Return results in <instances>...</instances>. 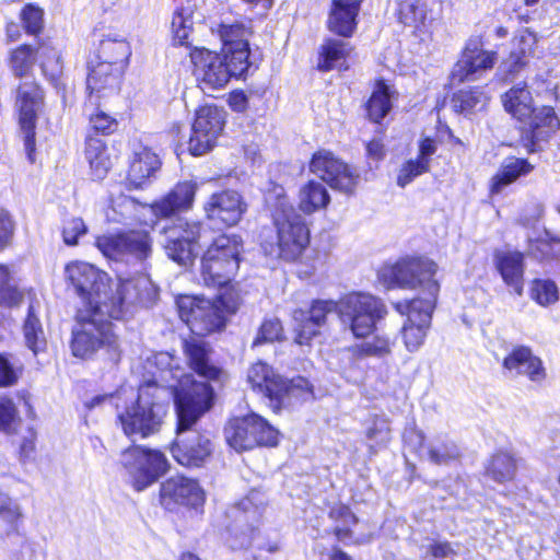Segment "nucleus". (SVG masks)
<instances>
[{
    "instance_id": "nucleus-1",
    "label": "nucleus",
    "mask_w": 560,
    "mask_h": 560,
    "mask_svg": "<svg viewBox=\"0 0 560 560\" xmlns=\"http://www.w3.org/2000/svg\"><path fill=\"white\" fill-rule=\"evenodd\" d=\"M213 398V388L206 382H192L175 395L177 436L172 445V454L183 466L199 467L212 453L209 435L191 427L212 407Z\"/></svg>"
},
{
    "instance_id": "nucleus-2",
    "label": "nucleus",
    "mask_w": 560,
    "mask_h": 560,
    "mask_svg": "<svg viewBox=\"0 0 560 560\" xmlns=\"http://www.w3.org/2000/svg\"><path fill=\"white\" fill-rule=\"evenodd\" d=\"M158 382V377L153 374V380L139 387L136 401L126 406L122 410L116 404L117 418L127 436L147 438L158 432L166 415L171 397L175 399L177 392L183 387H189L195 381L189 375H183L178 386L174 384L164 386Z\"/></svg>"
},
{
    "instance_id": "nucleus-3",
    "label": "nucleus",
    "mask_w": 560,
    "mask_h": 560,
    "mask_svg": "<svg viewBox=\"0 0 560 560\" xmlns=\"http://www.w3.org/2000/svg\"><path fill=\"white\" fill-rule=\"evenodd\" d=\"M105 310L80 308L72 328L70 349L75 358H101L116 364L120 360L118 337Z\"/></svg>"
},
{
    "instance_id": "nucleus-4",
    "label": "nucleus",
    "mask_w": 560,
    "mask_h": 560,
    "mask_svg": "<svg viewBox=\"0 0 560 560\" xmlns=\"http://www.w3.org/2000/svg\"><path fill=\"white\" fill-rule=\"evenodd\" d=\"M37 59V50L34 51L30 45H21L10 55V69L16 78L28 79L32 77ZM43 97V91L34 80H26L16 88L15 107L19 114V125L31 162H34L35 128Z\"/></svg>"
},
{
    "instance_id": "nucleus-5",
    "label": "nucleus",
    "mask_w": 560,
    "mask_h": 560,
    "mask_svg": "<svg viewBox=\"0 0 560 560\" xmlns=\"http://www.w3.org/2000/svg\"><path fill=\"white\" fill-rule=\"evenodd\" d=\"M272 218L277 243H262L265 254L285 260L296 259L310 243V230L304 218L285 198L278 200Z\"/></svg>"
},
{
    "instance_id": "nucleus-6",
    "label": "nucleus",
    "mask_w": 560,
    "mask_h": 560,
    "mask_svg": "<svg viewBox=\"0 0 560 560\" xmlns=\"http://www.w3.org/2000/svg\"><path fill=\"white\" fill-rule=\"evenodd\" d=\"M265 504V494L252 490L244 499L225 510L221 523L224 527L222 537L231 549H245L252 545Z\"/></svg>"
},
{
    "instance_id": "nucleus-7",
    "label": "nucleus",
    "mask_w": 560,
    "mask_h": 560,
    "mask_svg": "<svg viewBox=\"0 0 560 560\" xmlns=\"http://www.w3.org/2000/svg\"><path fill=\"white\" fill-rule=\"evenodd\" d=\"M247 382L253 390L269 400V406L279 411L302 399L310 390V383L303 377L285 380L265 362L253 364L247 372Z\"/></svg>"
},
{
    "instance_id": "nucleus-8",
    "label": "nucleus",
    "mask_w": 560,
    "mask_h": 560,
    "mask_svg": "<svg viewBox=\"0 0 560 560\" xmlns=\"http://www.w3.org/2000/svg\"><path fill=\"white\" fill-rule=\"evenodd\" d=\"M436 271L438 266L431 259L406 257L394 265L383 267L378 277L387 288L416 289L421 287L425 293L422 299H432L436 303L440 291V284L434 279Z\"/></svg>"
},
{
    "instance_id": "nucleus-9",
    "label": "nucleus",
    "mask_w": 560,
    "mask_h": 560,
    "mask_svg": "<svg viewBox=\"0 0 560 560\" xmlns=\"http://www.w3.org/2000/svg\"><path fill=\"white\" fill-rule=\"evenodd\" d=\"M242 238L222 234L214 238L201 259V277L208 287H222L235 275L240 266Z\"/></svg>"
},
{
    "instance_id": "nucleus-10",
    "label": "nucleus",
    "mask_w": 560,
    "mask_h": 560,
    "mask_svg": "<svg viewBox=\"0 0 560 560\" xmlns=\"http://www.w3.org/2000/svg\"><path fill=\"white\" fill-rule=\"evenodd\" d=\"M158 296V289L144 273L133 277H119L115 290L110 283V293L105 311L113 319H125L138 307L150 306Z\"/></svg>"
},
{
    "instance_id": "nucleus-11",
    "label": "nucleus",
    "mask_w": 560,
    "mask_h": 560,
    "mask_svg": "<svg viewBox=\"0 0 560 560\" xmlns=\"http://www.w3.org/2000/svg\"><path fill=\"white\" fill-rule=\"evenodd\" d=\"M69 288L82 301V308L104 310L109 299L112 279L103 270L85 261H71L65 267Z\"/></svg>"
},
{
    "instance_id": "nucleus-12",
    "label": "nucleus",
    "mask_w": 560,
    "mask_h": 560,
    "mask_svg": "<svg viewBox=\"0 0 560 560\" xmlns=\"http://www.w3.org/2000/svg\"><path fill=\"white\" fill-rule=\"evenodd\" d=\"M337 315L342 326L355 338L369 336L376 322L387 314L385 304L369 293H349L337 301Z\"/></svg>"
},
{
    "instance_id": "nucleus-13",
    "label": "nucleus",
    "mask_w": 560,
    "mask_h": 560,
    "mask_svg": "<svg viewBox=\"0 0 560 560\" xmlns=\"http://www.w3.org/2000/svg\"><path fill=\"white\" fill-rule=\"evenodd\" d=\"M120 463L137 491H142L156 482L170 468L168 460L162 452L141 446L125 450Z\"/></svg>"
},
{
    "instance_id": "nucleus-14",
    "label": "nucleus",
    "mask_w": 560,
    "mask_h": 560,
    "mask_svg": "<svg viewBox=\"0 0 560 560\" xmlns=\"http://www.w3.org/2000/svg\"><path fill=\"white\" fill-rule=\"evenodd\" d=\"M180 319L192 334L205 336L224 327L225 316L220 301L183 295L177 299Z\"/></svg>"
},
{
    "instance_id": "nucleus-15",
    "label": "nucleus",
    "mask_w": 560,
    "mask_h": 560,
    "mask_svg": "<svg viewBox=\"0 0 560 560\" xmlns=\"http://www.w3.org/2000/svg\"><path fill=\"white\" fill-rule=\"evenodd\" d=\"M395 308L401 315H407L402 326V338L409 352H415L423 345L431 324L435 303L432 299H413L410 302H399Z\"/></svg>"
},
{
    "instance_id": "nucleus-16",
    "label": "nucleus",
    "mask_w": 560,
    "mask_h": 560,
    "mask_svg": "<svg viewBox=\"0 0 560 560\" xmlns=\"http://www.w3.org/2000/svg\"><path fill=\"white\" fill-rule=\"evenodd\" d=\"M224 122V110L212 105L200 107L196 112V118L188 141L190 154L200 156L212 150L223 130Z\"/></svg>"
},
{
    "instance_id": "nucleus-17",
    "label": "nucleus",
    "mask_w": 560,
    "mask_h": 560,
    "mask_svg": "<svg viewBox=\"0 0 560 560\" xmlns=\"http://www.w3.org/2000/svg\"><path fill=\"white\" fill-rule=\"evenodd\" d=\"M201 224L177 220L172 226H163L162 244L166 255L178 265L187 266L197 255L196 242L200 237Z\"/></svg>"
},
{
    "instance_id": "nucleus-18",
    "label": "nucleus",
    "mask_w": 560,
    "mask_h": 560,
    "mask_svg": "<svg viewBox=\"0 0 560 560\" xmlns=\"http://www.w3.org/2000/svg\"><path fill=\"white\" fill-rule=\"evenodd\" d=\"M22 521L20 503L7 493L0 492V540L13 560H20L27 547V539L20 530Z\"/></svg>"
},
{
    "instance_id": "nucleus-19",
    "label": "nucleus",
    "mask_w": 560,
    "mask_h": 560,
    "mask_svg": "<svg viewBox=\"0 0 560 560\" xmlns=\"http://www.w3.org/2000/svg\"><path fill=\"white\" fill-rule=\"evenodd\" d=\"M208 221L218 229L236 225L247 211V203L240 192L225 189L213 192L203 203Z\"/></svg>"
},
{
    "instance_id": "nucleus-20",
    "label": "nucleus",
    "mask_w": 560,
    "mask_h": 560,
    "mask_svg": "<svg viewBox=\"0 0 560 560\" xmlns=\"http://www.w3.org/2000/svg\"><path fill=\"white\" fill-rule=\"evenodd\" d=\"M312 173L319 176L332 189L346 194L353 192L359 175L350 166L335 158L328 151H319L313 155L310 164Z\"/></svg>"
},
{
    "instance_id": "nucleus-21",
    "label": "nucleus",
    "mask_w": 560,
    "mask_h": 560,
    "mask_svg": "<svg viewBox=\"0 0 560 560\" xmlns=\"http://www.w3.org/2000/svg\"><path fill=\"white\" fill-rule=\"evenodd\" d=\"M497 60V54L483 50L478 38H470L462 54L460 59L454 65L451 72L452 83L475 81L486 70L491 69Z\"/></svg>"
},
{
    "instance_id": "nucleus-22",
    "label": "nucleus",
    "mask_w": 560,
    "mask_h": 560,
    "mask_svg": "<svg viewBox=\"0 0 560 560\" xmlns=\"http://www.w3.org/2000/svg\"><path fill=\"white\" fill-rule=\"evenodd\" d=\"M161 504L170 511L178 505L198 506L205 501V493L198 481L185 476H174L162 482Z\"/></svg>"
},
{
    "instance_id": "nucleus-23",
    "label": "nucleus",
    "mask_w": 560,
    "mask_h": 560,
    "mask_svg": "<svg viewBox=\"0 0 560 560\" xmlns=\"http://www.w3.org/2000/svg\"><path fill=\"white\" fill-rule=\"evenodd\" d=\"M337 302L332 300H315L307 311L295 310L293 320L295 323V341L299 345H307L319 334V328L326 324L327 315L336 312Z\"/></svg>"
},
{
    "instance_id": "nucleus-24",
    "label": "nucleus",
    "mask_w": 560,
    "mask_h": 560,
    "mask_svg": "<svg viewBox=\"0 0 560 560\" xmlns=\"http://www.w3.org/2000/svg\"><path fill=\"white\" fill-rule=\"evenodd\" d=\"M124 71L113 66L102 65L94 60L89 63L86 78L88 102L100 106L103 98L118 94Z\"/></svg>"
},
{
    "instance_id": "nucleus-25",
    "label": "nucleus",
    "mask_w": 560,
    "mask_h": 560,
    "mask_svg": "<svg viewBox=\"0 0 560 560\" xmlns=\"http://www.w3.org/2000/svg\"><path fill=\"white\" fill-rule=\"evenodd\" d=\"M195 74L207 88L219 89L231 79L226 60L208 49H196L190 54Z\"/></svg>"
},
{
    "instance_id": "nucleus-26",
    "label": "nucleus",
    "mask_w": 560,
    "mask_h": 560,
    "mask_svg": "<svg viewBox=\"0 0 560 560\" xmlns=\"http://www.w3.org/2000/svg\"><path fill=\"white\" fill-rule=\"evenodd\" d=\"M361 2L362 0H331L328 30L341 37H351L357 27Z\"/></svg>"
},
{
    "instance_id": "nucleus-27",
    "label": "nucleus",
    "mask_w": 560,
    "mask_h": 560,
    "mask_svg": "<svg viewBox=\"0 0 560 560\" xmlns=\"http://www.w3.org/2000/svg\"><path fill=\"white\" fill-rule=\"evenodd\" d=\"M184 348L189 366L192 371L210 381L220 380L223 371L211 362V348L206 341L190 338L185 341Z\"/></svg>"
},
{
    "instance_id": "nucleus-28",
    "label": "nucleus",
    "mask_w": 560,
    "mask_h": 560,
    "mask_svg": "<svg viewBox=\"0 0 560 560\" xmlns=\"http://www.w3.org/2000/svg\"><path fill=\"white\" fill-rule=\"evenodd\" d=\"M503 366L516 374L526 375L533 382H541L546 377L542 361L525 346L514 348L503 360Z\"/></svg>"
},
{
    "instance_id": "nucleus-29",
    "label": "nucleus",
    "mask_w": 560,
    "mask_h": 560,
    "mask_svg": "<svg viewBox=\"0 0 560 560\" xmlns=\"http://www.w3.org/2000/svg\"><path fill=\"white\" fill-rule=\"evenodd\" d=\"M130 56L131 47L125 37L118 34H107L100 42L95 62L125 71Z\"/></svg>"
},
{
    "instance_id": "nucleus-30",
    "label": "nucleus",
    "mask_w": 560,
    "mask_h": 560,
    "mask_svg": "<svg viewBox=\"0 0 560 560\" xmlns=\"http://www.w3.org/2000/svg\"><path fill=\"white\" fill-rule=\"evenodd\" d=\"M196 195V185L190 182L177 184L170 194L153 206V212L156 217L168 218L178 211L187 210L191 207Z\"/></svg>"
},
{
    "instance_id": "nucleus-31",
    "label": "nucleus",
    "mask_w": 560,
    "mask_h": 560,
    "mask_svg": "<svg viewBox=\"0 0 560 560\" xmlns=\"http://www.w3.org/2000/svg\"><path fill=\"white\" fill-rule=\"evenodd\" d=\"M529 138L532 148L529 151H535V147L540 141H546L552 133L560 128V120L550 106H542L534 108L529 117Z\"/></svg>"
},
{
    "instance_id": "nucleus-32",
    "label": "nucleus",
    "mask_w": 560,
    "mask_h": 560,
    "mask_svg": "<svg viewBox=\"0 0 560 560\" xmlns=\"http://www.w3.org/2000/svg\"><path fill=\"white\" fill-rule=\"evenodd\" d=\"M524 256L520 252H499L495 254V266L503 281L517 295L523 293Z\"/></svg>"
},
{
    "instance_id": "nucleus-33",
    "label": "nucleus",
    "mask_w": 560,
    "mask_h": 560,
    "mask_svg": "<svg viewBox=\"0 0 560 560\" xmlns=\"http://www.w3.org/2000/svg\"><path fill=\"white\" fill-rule=\"evenodd\" d=\"M160 161L149 148L135 149L128 171V182L135 188H141L159 168Z\"/></svg>"
},
{
    "instance_id": "nucleus-34",
    "label": "nucleus",
    "mask_w": 560,
    "mask_h": 560,
    "mask_svg": "<svg viewBox=\"0 0 560 560\" xmlns=\"http://www.w3.org/2000/svg\"><path fill=\"white\" fill-rule=\"evenodd\" d=\"M502 103L505 110L521 121L526 120L534 109L533 96L526 82H520L505 92Z\"/></svg>"
},
{
    "instance_id": "nucleus-35",
    "label": "nucleus",
    "mask_w": 560,
    "mask_h": 560,
    "mask_svg": "<svg viewBox=\"0 0 560 560\" xmlns=\"http://www.w3.org/2000/svg\"><path fill=\"white\" fill-rule=\"evenodd\" d=\"M224 435L229 445L237 452L252 450L256 446L249 415L230 420L224 429Z\"/></svg>"
},
{
    "instance_id": "nucleus-36",
    "label": "nucleus",
    "mask_w": 560,
    "mask_h": 560,
    "mask_svg": "<svg viewBox=\"0 0 560 560\" xmlns=\"http://www.w3.org/2000/svg\"><path fill=\"white\" fill-rule=\"evenodd\" d=\"M330 202L326 187L315 180H310L300 189L299 208L305 214H312L324 209Z\"/></svg>"
},
{
    "instance_id": "nucleus-37",
    "label": "nucleus",
    "mask_w": 560,
    "mask_h": 560,
    "mask_svg": "<svg viewBox=\"0 0 560 560\" xmlns=\"http://www.w3.org/2000/svg\"><path fill=\"white\" fill-rule=\"evenodd\" d=\"M532 168V165L524 159L506 158L500 171L492 179L491 191L499 194L504 186L513 183L520 176L529 173Z\"/></svg>"
},
{
    "instance_id": "nucleus-38",
    "label": "nucleus",
    "mask_w": 560,
    "mask_h": 560,
    "mask_svg": "<svg viewBox=\"0 0 560 560\" xmlns=\"http://www.w3.org/2000/svg\"><path fill=\"white\" fill-rule=\"evenodd\" d=\"M85 158L95 178H103L110 167L109 159L106 154V147L102 139L88 136L85 141Z\"/></svg>"
},
{
    "instance_id": "nucleus-39",
    "label": "nucleus",
    "mask_w": 560,
    "mask_h": 560,
    "mask_svg": "<svg viewBox=\"0 0 560 560\" xmlns=\"http://www.w3.org/2000/svg\"><path fill=\"white\" fill-rule=\"evenodd\" d=\"M350 51L349 43L342 39L328 38L322 46L318 69L329 71L341 65Z\"/></svg>"
},
{
    "instance_id": "nucleus-40",
    "label": "nucleus",
    "mask_w": 560,
    "mask_h": 560,
    "mask_svg": "<svg viewBox=\"0 0 560 560\" xmlns=\"http://www.w3.org/2000/svg\"><path fill=\"white\" fill-rule=\"evenodd\" d=\"M223 52L222 58L226 60V66L229 70H231L229 71L231 78L244 75L254 65L253 61L249 60V44L238 43L237 47L228 46V48H223Z\"/></svg>"
},
{
    "instance_id": "nucleus-41",
    "label": "nucleus",
    "mask_w": 560,
    "mask_h": 560,
    "mask_svg": "<svg viewBox=\"0 0 560 560\" xmlns=\"http://www.w3.org/2000/svg\"><path fill=\"white\" fill-rule=\"evenodd\" d=\"M428 458L435 465H448L459 458L458 446L446 436L435 438L429 445Z\"/></svg>"
},
{
    "instance_id": "nucleus-42",
    "label": "nucleus",
    "mask_w": 560,
    "mask_h": 560,
    "mask_svg": "<svg viewBox=\"0 0 560 560\" xmlns=\"http://www.w3.org/2000/svg\"><path fill=\"white\" fill-rule=\"evenodd\" d=\"M23 332L25 343L34 354L43 351L46 347V337L40 324V320L34 313V306L30 305L28 314L24 322Z\"/></svg>"
},
{
    "instance_id": "nucleus-43",
    "label": "nucleus",
    "mask_w": 560,
    "mask_h": 560,
    "mask_svg": "<svg viewBox=\"0 0 560 560\" xmlns=\"http://www.w3.org/2000/svg\"><path fill=\"white\" fill-rule=\"evenodd\" d=\"M390 108L388 86L384 82H380L368 102V115L372 121L380 122L389 113Z\"/></svg>"
},
{
    "instance_id": "nucleus-44",
    "label": "nucleus",
    "mask_w": 560,
    "mask_h": 560,
    "mask_svg": "<svg viewBox=\"0 0 560 560\" xmlns=\"http://www.w3.org/2000/svg\"><path fill=\"white\" fill-rule=\"evenodd\" d=\"M428 15L425 0H401L398 9L399 21L406 26L418 28Z\"/></svg>"
},
{
    "instance_id": "nucleus-45",
    "label": "nucleus",
    "mask_w": 560,
    "mask_h": 560,
    "mask_svg": "<svg viewBox=\"0 0 560 560\" xmlns=\"http://www.w3.org/2000/svg\"><path fill=\"white\" fill-rule=\"evenodd\" d=\"M487 102V95L479 89L463 90L453 97L454 108L465 115L483 109Z\"/></svg>"
},
{
    "instance_id": "nucleus-46",
    "label": "nucleus",
    "mask_w": 560,
    "mask_h": 560,
    "mask_svg": "<svg viewBox=\"0 0 560 560\" xmlns=\"http://www.w3.org/2000/svg\"><path fill=\"white\" fill-rule=\"evenodd\" d=\"M329 517L337 523L335 535L338 540L347 541L352 538L351 526L358 523V518L347 505H334L330 509Z\"/></svg>"
},
{
    "instance_id": "nucleus-47",
    "label": "nucleus",
    "mask_w": 560,
    "mask_h": 560,
    "mask_svg": "<svg viewBox=\"0 0 560 560\" xmlns=\"http://www.w3.org/2000/svg\"><path fill=\"white\" fill-rule=\"evenodd\" d=\"M515 471L516 462L511 454L505 452L497 453L487 467V474L498 482L513 479Z\"/></svg>"
},
{
    "instance_id": "nucleus-48",
    "label": "nucleus",
    "mask_w": 560,
    "mask_h": 560,
    "mask_svg": "<svg viewBox=\"0 0 560 560\" xmlns=\"http://www.w3.org/2000/svg\"><path fill=\"white\" fill-rule=\"evenodd\" d=\"M23 300V293L19 290L9 268L0 265V305L12 307Z\"/></svg>"
},
{
    "instance_id": "nucleus-49",
    "label": "nucleus",
    "mask_w": 560,
    "mask_h": 560,
    "mask_svg": "<svg viewBox=\"0 0 560 560\" xmlns=\"http://www.w3.org/2000/svg\"><path fill=\"white\" fill-rule=\"evenodd\" d=\"M124 238H128L125 245L126 256H131L137 260H144L151 255V240L144 231H130L124 233Z\"/></svg>"
},
{
    "instance_id": "nucleus-50",
    "label": "nucleus",
    "mask_w": 560,
    "mask_h": 560,
    "mask_svg": "<svg viewBox=\"0 0 560 560\" xmlns=\"http://www.w3.org/2000/svg\"><path fill=\"white\" fill-rule=\"evenodd\" d=\"M37 56L44 75L56 80L62 73V62L58 50L49 45H40L37 48Z\"/></svg>"
},
{
    "instance_id": "nucleus-51",
    "label": "nucleus",
    "mask_w": 560,
    "mask_h": 560,
    "mask_svg": "<svg viewBox=\"0 0 560 560\" xmlns=\"http://www.w3.org/2000/svg\"><path fill=\"white\" fill-rule=\"evenodd\" d=\"M139 205L132 198L120 195L112 201L110 207L106 211L109 221L126 223L136 217Z\"/></svg>"
},
{
    "instance_id": "nucleus-52",
    "label": "nucleus",
    "mask_w": 560,
    "mask_h": 560,
    "mask_svg": "<svg viewBox=\"0 0 560 560\" xmlns=\"http://www.w3.org/2000/svg\"><path fill=\"white\" fill-rule=\"evenodd\" d=\"M250 425L253 429V438L256 440V446H275L278 443L279 432L270 425L262 417L250 413Z\"/></svg>"
},
{
    "instance_id": "nucleus-53",
    "label": "nucleus",
    "mask_w": 560,
    "mask_h": 560,
    "mask_svg": "<svg viewBox=\"0 0 560 560\" xmlns=\"http://www.w3.org/2000/svg\"><path fill=\"white\" fill-rule=\"evenodd\" d=\"M530 298L541 306H549L559 300L558 287L549 279H535L530 287Z\"/></svg>"
},
{
    "instance_id": "nucleus-54",
    "label": "nucleus",
    "mask_w": 560,
    "mask_h": 560,
    "mask_svg": "<svg viewBox=\"0 0 560 560\" xmlns=\"http://www.w3.org/2000/svg\"><path fill=\"white\" fill-rule=\"evenodd\" d=\"M128 241L124 238V233L103 235L96 238V246L104 256L121 260L126 256L125 245Z\"/></svg>"
},
{
    "instance_id": "nucleus-55",
    "label": "nucleus",
    "mask_w": 560,
    "mask_h": 560,
    "mask_svg": "<svg viewBox=\"0 0 560 560\" xmlns=\"http://www.w3.org/2000/svg\"><path fill=\"white\" fill-rule=\"evenodd\" d=\"M171 27L175 43L186 45L192 27L191 10L189 8L176 9L172 18Z\"/></svg>"
},
{
    "instance_id": "nucleus-56",
    "label": "nucleus",
    "mask_w": 560,
    "mask_h": 560,
    "mask_svg": "<svg viewBox=\"0 0 560 560\" xmlns=\"http://www.w3.org/2000/svg\"><path fill=\"white\" fill-rule=\"evenodd\" d=\"M219 34L223 43V48H228V46L237 47L238 43L248 44V38L252 32L242 23H223L220 25Z\"/></svg>"
},
{
    "instance_id": "nucleus-57",
    "label": "nucleus",
    "mask_w": 560,
    "mask_h": 560,
    "mask_svg": "<svg viewBox=\"0 0 560 560\" xmlns=\"http://www.w3.org/2000/svg\"><path fill=\"white\" fill-rule=\"evenodd\" d=\"M365 436L371 448L387 444L390 440L388 419L383 416L375 417L372 420L371 425L368 427Z\"/></svg>"
},
{
    "instance_id": "nucleus-58",
    "label": "nucleus",
    "mask_w": 560,
    "mask_h": 560,
    "mask_svg": "<svg viewBox=\"0 0 560 560\" xmlns=\"http://www.w3.org/2000/svg\"><path fill=\"white\" fill-rule=\"evenodd\" d=\"M283 338V327L281 322L276 318H266L253 341V346H259L262 343L280 341Z\"/></svg>"
},
{
    "instance_id": "nucleus-59",
    "label": "nucleus",
    "mask_w": 560,
    "mask_h": 560,
    "mask_svg": "<svg viewBox=\"0 0 560 560\" xmlns=\"http://www.w3.org/2000/svg\"><path fill=\"white\" fill-rule=\"evenodd\" d=\"M430 166L418 159L407 161L399 170L397 185L401 188L410 184L416 177L429 172Z\"/></svg>"
},
{
    "instance_id": "nucleus-60",
    "label": "nucleus",
    "mask_w": 560,
    "mask_h": 560,
    "mask_svg": "<svg viewBox=\"0 0 560 560\" xmlns=\"http://www.w3.org/2000/svg\"><path fill=\"white\" fill-rule=\"evenodd\" d=\"M19 420V412L14 402L7 397H0V431L4 433L13 432Z\"/></svg>"
},
{
    "instance_id": "nucleus-61",
    "label": "nucleus",
    "mask_w": 560,
    "mask_h": 560,
    "mask_svg": "<svg viewBox=\"0 0 560 560\" xmlns=\"http://www.w3.org/2000/svg\"><path fill=\"white\" fill-rule=\"evenodd\" d=\"M44 12L40 8L27 4L21 12V20L26 33L35 35L43 28Z\"/></svg>"
},
{
    "instance_id": "nucleus-62",
    "label": "nucleus",
    "mask_w": 560,
    "mask_h": 560,
    "mask_svg": "<svg viewBox=\"0 0 560 560\" xmlns=\"http://www.w3.org/2000/svg\"><path fill=\"white\" fill-rule=\"evenodd\" d=\"M95 114L90 115V125L92 129L102 135H112L118 128V121L115 117L106 114L105 112L98 109Z\"/></svg>"
},
{
    "instance_id": "nucleus-63",
    "label": "nucleus",
    "mask_w": 560,
    "mask_h": 560,
    "mask_svg": "<svg viewBox=\"0 0 560 560\" xmlns=\"http://www.w3.org/2000/svg\"><path fill=\"white\" fill-rule=\"evenodd\" d=\"M536 43V36L525 30L513 38L511 52H517L520 58L527 61V58L533 54Z\"/></svg>"
},
{
    "instance_id": "nucleus-64",
    "label": "nucleus",
    "mask_w": 560,
    "mask_h": 560,
    "mask_svg": "<svg viewBox=\"0 0 560 560\" xmlns=\"http://www.w3.org/2000/svg\"><path fill=\"white\" fill-rule=\"evenodd\" d=\"M88 232V228L81 218H71L65 221L62 228L63 242L67 245H77L80 236Z\"/></svg>"
}]
</instances>
